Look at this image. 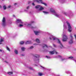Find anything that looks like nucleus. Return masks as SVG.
<instances>
[{"mask_svg": "<svg viewBox=\"0 0 76 76\" xmlns=\"http://www.w3.org/2000/svg\"><path fill=\"white\" fill-rule=\"evenodd\" d=\"M31 3V1H28V4H29V3Z\"/></svg>", "mask_w": 76, "mask_h": 76, "instance_id": "obj_51", "label": "nucleus"}, {"mask_svg": "<svg viewBox=\"0 0 76 76\" xmlns=\"http://www.w3.org/2000/svg\"><path fill=\"white\" fill-rule=\"evenodd\" d=\"M73 42V39H70V40L69 42V44H72Z\"/></svg>", "mask_w": 76, "mask_h": 76, "instance_id": "obj_15", "label": "nucleus"}, {"mask_svg": "<svg viewBox=\"0 0 76 76\" xmlns=\"http://www.w3.org/2000/svg\"><path fill=\"white\" fill-rule=\"evenodd\" d=\"M50 12L51 13H52L55 16H56V17H60V15H58L57 13H56V12H55V11L53 9V8H50Z\"/></svg>", "mask_w": 76, "mask_h": 76, "instance_id": "obj_4", "label": "nucleus"}, {"mask_svg": "<svg viewBox=\"0 0 76 76\" xmlns=\"http://www.w3.org/2000/svg\"><path fill=\"white\" fill-rule=\"evenodd\" d=\"M30 23H34V21H31V22Z\"/></svg>", "mask_w": 76, "mask_h": 76, "instance_id": "obj_40", "label": "nucleus"}, {"mask_svg": "<svg viewBox=\"0 0 76 76\" xmlns=\"http://www.w3.org/2000/svg\"><path fill=\"white\" fill-rule=\"evenodd\" d=\"M66 60V59L65 58L62 59L61 60V61H64V60Z\"/></svg>", "mask_w": 76, "mask_h": 76, "instance_id": "obj_37", "label": "nucleus"}, {"mask_svg": "<svg viewBox=\"0 0 76 76\" xmlns=\"http://www.w3.org/2000/svg\"><path fill=\"white\" fill-rule=\"evenodd\" d=\"M27 26H28L29 27V28H31V29H34V28H35V27H33V26H31V24H28Z\"/></svg>", "mask_w": 76, "mask_h": 76, "instance_id": "obj_12", "label": "nucleus"}, {"mask_svg": "<svg viewBox=\"0 0 76 76\" xmlns=\"http://www.w3.org/2000/svg\"><path fill=\"white\" fill-rule=\"evenodd\" d=\"M16 22L17 23H23V22L21 20H20L19 19H17Z\"/></svg>", "mask_w": 76, "mask_h": 76, "instance_id": "obj_9", "label": "nucleus"}, {"mask_svg": "<svg viewBox=\"0 0 76 76\" xmlns=\"http://www.w3.org/2000/svg\"><path fill=\"white\" fill-rule=\"evenodd\" d=\"M30 7H29V6H28L27 7L26 9H29Z\"/></svg>", "mask_w": 76, "mask_h": 76, "instance_id": "obj_35", "label": "nucleus"}, {"mask_svg": "<svg viewBox=\"0 0 76 76\" xmlns=\"http://www.w3.org/2000/svg\"><path fill=\"white\" fill-rule=\"evenodd\" d=\"M2 21V25L3 26H6V20L5 19V18H4V17L3 18Z\"/></svg>", "mask_w": 76, "mask_h": 76, "instance_id": "obj_8", "label": "nucleus"}, {"mask_svg": "<svg viewBox=\"0 0 76 76\" xmlns=\"http://www.w3.org/2000/svg\"><path fill=\"white\" fill-rule=\"evenodd\" d=\"M63 26H64V29H67V26H66V25H65V24H64V25Z\"/></svg>", "mask_w": 76, "mask_h": 76, "instance_id": "obj_23", "label": "nucleus"}, {"mask_svg": "<svg viewBox=\"0 0 76 76\" xmlns=\"http://www.w3.org/2000/svg\"><path fill=\"white\" fill-rule=\"evenodd\" d=\"M20 44L21 45L23 44H24V42L23 41H21L20 42Z\"/></svg>", "mask_w": 76, "mask_h": 76, "instance_id": "obj_30", "label": "nucleus"}, {"mask_svg": "<svg viewBox=\"0 0 76 76\" xmlns=\"http://www.w3.org/2000/svg\"><path fill=\"white\" fill-rule=\"evenodd\" d=\"M43 13H44L45 14H48V13H49L48 12H47L45 11H43Z\"/></svg>", "mask_w": 76, "mask_h": 76, "instance_id": "obj_31", "label": "nucleus"}, {"mask_svg": "<svg viewBox=\"0 0 76 76\" xmlns=\"http://www.w3.org/2000/svg\"><path fill=\"white\" fill-rule=\"evenodd\" d=\"M30 13H31V12H30Z\"/></svg>", "mask_w": 76, "mask_h": 76, "instance_id": "obj_56", "label": "nucleus"}, {"mask_svg": "<svg viewBox=\"0 0 76 76\" xmlns=\"http://www.w3.org/2000/svg\"><path fill=\"white\" fill-rule=\"evenodd\" d=\"M29 69H30V70H32V68L31 67H30Z\"/></svg>", "mask_w": 76, "mask_h": 76, "instance_id": "obj_47", "label": "nucleus"}, {"mask_svg": "<svg viewBox=\"0 0 76 76\" xmlns=\"http://www.w3.org/2000/svg\"><path fill=\"white\" fill-rule=\"evenodd\" d=\"M11 7V6L10 5H9L8 6L7 8L8 9H10V8Z\"/></svg>", "mask_w": 76, "mask_h": 76, "instance_id": "obj_38", "label": "nucleus"}, {"mask_svg": "<svg viewBox=\"0 0 76 76\" xmlns=\"http://www.w3.org/2000/svg\"><path fill=\"white\" fill-rule=\"evenodd\" d=\"M20 12H23V11H20Z\"/></svg>", "mask_w": 76, "mask_h": 76, "instance_id": "obj_53", "label": "nucleus"}, {"mask_svg": "<svg viewBox=\"0 0 76 76\" xmlns=\"http://www.w3.org/2000/svg\"><path fill=\"white\" fill-rule=\"evenodd\" d=\"M35 8L36 9H38L37 11V12H39L40 11H41V10H42L44 9V8L42 7H41V6L39 5L36 6L35 7Z\"/></svg>", "mask_w": 76, "mask_h": 76, "instance_id": "obj_3", "label": "nucleus"}, {"mask_svg": "<svg viewBox=\"0 0 76 76\" xmlns=\"http://www.w3.org/2000/svg\"><path fill=\"white\" fill-rule=\"evenodd\" d=\"M41 67H42V68H43V69H44L45 70H46V68H45L42 67V66H41Z\"/></svg>", "mask_w": 76, "mask_h": 76, "instance_id": "obj_39", "label": "nucleus"}, {"mask_svg": "<svg viewBox=\"0 0 76 76\" xmlns=\"http://www.w3.org/2000/svg\"><path fill=\"white\" fill-rule=\"evenodd\" d=\"M3 7L4 10H6V5H4L3 6Z\"/></svg>", "mask_w": 76, "mask_h": 76, "instance_id": "obj_29", "label": "nucleus"}, {"mask_svg": "<svg viewBox=\"0 0 76 76\" xmlns=\"http://www.w3.org/2000/svg\"><path fill=\"white\" fill-rule=\"evenodd\" d=\"M70 60H74V58L73 56H70L68 58Z\"/></svg>", "mask_w": 76, "mask_h": 76, "instance_id": "obj_18", "label": "nucleus"}, {"mask_svg": "<svg viewBox=\"0 0 76 76\" xmlns=\"http://www.w3.org/2000/svg\"><path fill=\"white\" fill-rule=\"evenodd\" d=\"M63 38L62 41L64 42L67 41V36L66 35L64 34L63 35Z\"/></svg>", "mask_w": 76, "mask_h": 76, "instance_id": "obj_7", "label": "nucleus"}, {"mask_svg": "<svg viewBox=\"0 0 76 76\" xmlns=\"http://www.w3.org/2000/svg\"><path fill=\"white\" fill-rule=\"evenodd\" d=\"M34 32L36 35H38L40 33L39 31H34Z\"/></svg>", "mask_w": 76, "mask_h": 76, "instance_id": "obj_10", "label": "nucleus"}, {"mask_svg": "<svg viewBox=\"0 0 76 76\" xmlns=\"http://www.w3.org/2000/svg\"><path fill=\"white\" fill-rule=\"evenodd\" d=\"M23 26V25L20 24L18 26H19V27H21V26Z\"/></svg>", "mask_w": 76, "mask_h": 76, "instance_id": "obj_34", "label": "nucleus"}, {"mask_svg": "<svg viewBox=\"0 0 76 76\" xmlns=\"http://www.w3.org/2000/svg\"><path fill=\"white\" fill-rule=\"evenodd\" d=\"M46 57H47L48 59H50V58H51V57H50L48 56H46Z\"/></svg>", "mask_w": 76, "mask_h": 76, "instance_id": "obj_32", "label": "nucleus"}, {"mask_svg": "<svg viewBox=\"0 0 76 76\" xmlns=\"http://www.w3.org/2000/svg\"><path fill=\"white\" fill-rule=\"evenodd\" d=\"M70 39H73V36H72V33H70Z\"/></svg>", "mask_w": 76, "mask_h": 76, "instance_id": "obj_21", "label": "nucleus"}, {"mask_svg": "<svg viewBox=\"0 0 76 76\" xmlns=\"http://www.w3.org/2000/svg\"><path fill=\"white\" fill-rule=\"evenodd\" d=\"M4 40V38H1L0 39V44H2V42Z\"/></svg>", "mask_w": 76, "mask_h": 76, "instance_id": "obj_14", "label": "nucleus"}, {"mask_svg": "<svg viewBox=\"0 0 76 76\" xmlns=\"http://www.w3.org/2000/svg\"><path fill=\"white\" fill-rule=\"evenodd\" d=\"M5 62L6 63H7V64H8V62H7V61H5Z\"/></svg>", "mask_w": 76, "mask_h": 76, "instance_id": "obj_45", "label": "nucleus"}, {"mask_svg": "<svg viewBox=\"0 0 76 76\" xmlns=\"http://www.w3.org/2000/svg\"><path fill=\"white\" fill-rule=\"evenodd\" d=\"M0 8H1V9L2 8V7H1V5H0Z\"/></svg>", "mask_w": 76, "mask_h": 76, "instance_id": "obj_50", "label": "nucleus"}, {"mask_svg": "<svg viewBox=\"0 0 76 76\" xmlns=\"http://www.w3.org/2000/svg\"><path fill=\"white\" fill-rule=\"evenodd\" d=\"M55 58H61V56L60 55H58V56L54 57Z\"/></svg>", "mask_w": 76, "mask_h": 76, "instance_id": "obj_17", "label": "nucleus"}, {"mask_svg": "<svg viewBox=\"0 0 76 76\" xmlns=\"http://www.w3.org/2000/svg\"><path fill=\"white\" fill-rule=\"evenodd\" d=\"M53 46L55 47H56V45L54 44H53Z\"/></svg>", "mask_w": 76, "mask_h": 76, "instance_id": "obj_46", "label": "nucleus"}, {"mask_svg": "<svg viewBox=\"0 0 76 76\" xmlns=\"http://www.w3.org/2000/svg\"><path fill=\"white\" fill-rule=\"evenodd\" d=\"M74 37H75V38L76 40V34L74 35Z\"/></svg>", "mask_w": 76, "mask_h": 76, "instance_id": "obj_41", "label": "nucleus"}, {"mask_svg": "<svg viewBox=\"0 0 76 76\" xmlns=\"http://www.w3.org/2000/svg\"><path fill=\"white\" fill-rule=\"evenodd\" d=\"M42 48H45V47H46L47 48H48V46H47V45L45 44H43L42 45Z\"/></svg>", "mask_w": 76, "mask_h": 76, "instance_id": "obj_13", "label": "nucleus"}, {"mask_svg": "<svg viewBox=\"0 0 76 76\" xmlns=\"http://www.w3.org/2000/svg\"><path fill=\"white\" fill-rule=\"evenodd\" d=\"M42 75H43L42 73L41 72H39L38 73V75H39V76H42Z\"/></svg>", "mask_w": 76, "mask_h": 76, "instance_id": "obj_22", "label": "nucleus"}, {"mask_svg": "<svg viewBox=\"0 0 76 76\" xmlns=\"http://www.w3.org/2000/svg\"><path fill=\"white\" fill-rule=\"evenodd\" d=\"M7 74L8 75H12L13 74V72H7Z\"/></svg>", "mask_w": 76, "mask_h": 76, "instance_id": "obj_24", "label": "nucleus"}, {"mask_svg": "<svg viewBox=\"0 0 76 76\" xmlns=\"http://www.w3.org/2000/svg\"><path fill=\"white\" fill-rule=\"evenodd\" d=\"M25 12H28V10H24Z\"/></svg>", "mask_w": 76, "mask_h": 76, "instance_id": "obj_43", "label": "nucleus"}, {"mask_svg": "<svg viewBox=\"0 0 76 76\" xmlns=\"http://www.w3.org/2000/svg\"><path fill=\"white\" fill-rule=\"evenodd\" d=\"M32 5H33V6H35V4H34V3H32Z\"/></svg>", "mask_w": 76, "mask_h": 76, "instance_id": "obj_44", "label": "nucleus"}, {"mask_svg": "<svg viewBox=\"0 0 76 76\" xmlns=\"http://www.w3.org/2000/svg\"><path fill=\"white\" fill-rule=\"evenodd\" d=\"M14 52H15V54H18V50H15L14 51Z\"/></svg>", "mask_w": 76, "mask_h": 76, "instance_id": "obj_26", "label": "nucleus"}, {"mask_svg": "<svg viewBox=\"0 0 76 76\" xmlns=\"http://www.w3.org/2000/svg\"><path fill=\"white\" fill-rule=\"evenodd\" d=\"M25 43L26 44H31V42L30 41H27Z\"/></svg>", "mask_w": 76, "mask_h": 76, "instance_id": "obj_19", "label": "nucleus"}, {"mask_svg": "<svg viewBox=\"0 0 76 76\" xmlns=\"http://www.w3.org/2000/svg\"><path fill=\"white\" fill-rule=\"evenodd\" d=\"M0 52H1V53H3V52H4V51L3 50L0 49Z\"/></svg>", "mask_w": 76, "mask_h": 76, "instance_id": "obj_36", "label": "nucleus"}, {"mask_svg": "<svg viewBox=\"0 0 76 76\" xmlns=\"http://www.w3.org/2000/svg\"><path fill=\"white\" fill-rule=\"evenodd\" d=\"M60 0V2L61 3H64L65 1H66V0Z\"/></svg>", "mask_w": 76, "mask_h": 76, "instance_id": "obj_16", "label": "nucleus"}, {"mask_svg": "<svg viewBox=\"0 0 76 76\" xmlns=\"http://www.w3.org/2000/svg\"><path fill=\"white\" fill-rule=\"evenodd\" d=\"M52 38L53 39V40H56L57 43L60 44L59 47L61 48H64L63 45L61 44L60 40L59 39L53 36H51L50 37V39L51 40L52 39Z\"/></svg>", "mask_w": 76, "mask_h": 76, "instance_id": "obj_1", "label": "nucleus"}, {"mask_svg": "<svg viewBox=\"0 0 76 76\" xmlns=\"http://www.w3.org/2000/svg\"><path fill=\"white\" fill-rule=\"evenodd\" d=\"M36 41L37 43H39V40L38 39H36Z\"/></svg>", "mask_w": 76, "mask_h": 76, "instance_id": "obj_25", "label": "nucleus"}, {"mask_svg": "<svg viewBox=\"0 0 76 76\" xmlns=\"http://www.w3.org/2000/svg\"><path fill=\"white\" fill-rule=\"evenodd\" d=\"M63 13L64 14V15H68V14H67V13H66V12H64Z\"/></svg>", "mask_w": 76, "mask_h": 76, "instance_id": "obj_33", "label": "nucleus"}, {"mask_svg": "<svg viewBox=\"0 0 76 76\" xmlns=\"http://www.w3.org/2000/svg\"><path fill=\"white\" fill-rule=\"evenodd\" d=\"M34 45H39L38 44H37V43H35L34 44Z\"/></svg>", "mask_w": 76, "mask_h": 76, "instance_id": "obj_42", "label": "nucleus"}, {"mask_svg": "<svg viewBox=\"0 0 76 76\" xmlns=\"http://www.w3.org/2000/svg\"><path fill=\"white\" fill-rule=\"evenodd\" d=\"M13 17H15V15H13Z\"/></svg>", "mask_w": 76, "mask_h": 76, "instance_id": "obj_52", "label": "nucleus"}, {"mask_svg": "<svg viewBox=\"0 0 76 76\" xmlns=\"http://www.w3.org/2000/svg\"><path fill=\"white\" fill-rule=\"evenodd\" d=\"M4 0H2V1H4Z\"/></svg>", "mask_w": 76, "mask_h": 76, "instance_id": "obj_54", "label": "nucleus"}, {"mask_svg": "<svg viewBox=\"0 0 76 76\" xmlns=\"http://www.w3.org/2000/svg\"><path fill=\"white\" fill-rule=\"evenodd\" d=\"M35 1H36V2H37V3H41V4H44V5L46 6H47V4L43 2L42 0H35Z\"/></svg>", "mask_w": 76, "mask_h": 76, "instance_id": "obj_6", "label": "nucleus"}, {"mask_svg": "<svg viewBox=\"0 0 76 76\" xmlns=\"http://www.w3.org/2000/svg\"><path fill=\"white\" fill-rule=\"evenodd\" d=\"M6 49L8 51H10V49L7 46L6 47Z\"/></svg>", "mask_w": 76, "mask_h": 76, "instance_id": "obj_28", "label": "nucleus"}, {"mask_svg": "<svg viewBox=\"0 0 76 76\" xmlns=\"http://www.w3.org/2000/svg\"><path fill=\"white\" fill-rule=\"evenodd\" d=\"M34 57H35L34 59V62L37 63H38L39 62V55L38 54H35L34 55Z\"/></svg>", "mask_w": 76, "mask_h": 76, "instance_id": "obj_2", "label": "nucleus"}, {"mask_svg": "<svg viewBox=\"0 0 76 76\" xmlns=\"http://www.w3.org/2000/svg\"><path fill=\"white\" fill-rule=\"evenodd\" d=\"M21 50L22 51H24L25 50V48L24 47H22L21 48Z\"/></svg>", "mask_w": 76, "mask_h": 76, "instance_id": "obj_27", "label": "nucleus"}, {"mask_svg": "<svg viewBox=\"0 0 76 76\" xmlns=\"http://www.w3.org/2000/svg\"><path fill=\"white\" fill-rule=\"evenodd\" d=\"M16 4H17V3H15V4H14V5L15 6H16Z\"/></svg>", "mask_w": 76, "mask_h": 76, "instance_id": "obj_49", "label": "nucleus"}, {"mask_svg": "<svg viewBox=\"0 0 76 76\" xmlns=\"http://www.w3.org/2000/svg\"><path fill=\"white\" fill-rule=\"evenodd\" d=\"M66 23L68 28V31L69 32H72V27L70 26V24L68 21H66Z\"/></svg>", "mask_w": 76, "mask_h": 76, "instance_id": "obj_5", "label": "nucleus"}, {"mask_svg": "<svg viewBox=\"0 0 76 76\" xmlns=\"http://www.w3.org/2000/svg\"><path fill=\"white\" fill-rule=\"evenodd\" d=\"M34 48V46H30V47H29L28 49H30V50H32V49Z\"/></svg>", "mask_w": 76, "mask_h": 76, "instance_id": "obj_20", "label": "nucleus"}, {"mask_svg": "<svg viewBox=\"0 0 76 76\" xmlns=\"http://www.w3.org/2000/svg\"><path fill=\"white\" fill-rule=\"evenodd\" d=\"M35 66H37V65H35Z\"/></svg>", "mask_w": 76, "mask_h": 76, "instance_id": "obj_55", "label": "nucleus"}, {"mask_svg": "<svg viewBox=\"0 0 76 76\" xmlns=\"http://www.w3.org/2000/svg\"><path fill=\"white\" fill-rule=\"evenodd\" d=\"M21 56H24V55L23 54H21Z\"/></svg>", "mask_w": 76, "mask_h": 76, "instance_id": "obj_48", "label": "nucleus"}, {"mask_svg": "<svg viewBox=\"0 0 76 76\" xmlns=\"http://www.w3.org/2000/svg\"><path fill=\"white\" fill-rule=\"evenodd\" d=\"M49 53L51 55L54 54V53H56V54H57V52H56V51L55 50H53L52 51H50Z\"/></svg>", "mask_w": 76, "mask_h": 76, "instance_id": "obj_11", "label": "nucleus"}]
</instances>
